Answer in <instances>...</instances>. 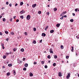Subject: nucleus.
<instances>
[{
    "label": "nucleus",
    "mask_w": 79,
    "mask_h": 79,
    "mask_svg": "<svg viewBox=\"0 0 79 79\" xmlns=\"http://www.w3.org/2000/svg\"><path fill=\"white\" fill-rule=\"evenodd\" d=\"M67 12L66 11H65L64 12H63L60 15V16H62L63 15H65V14H66Z\"/></svg>",
    "instance_id": "obj_1"
},
{
    "label": "nucleus",
    "mask_w": 79,
    "mask_h": 79,
    "mask_svg": "<svg viewBox=\"0 0 79 79\" xmlns=\"http://www.w3.org/2000/svg\"><path fill=\"white\" fill-rule=\"evenodd\" d=\"M17 60V63H23V61H20V60H19V58H18Z\"/></svg>",
    "instance_id": "obj_2"
},
{
    "label": "nucleus",
    "mask_w": 79,
    "mask_h": 79,
    "mask_svg": "<svg viewBox=\"0 0 79 79\" xmlns=\"http://www.w3.org/2000/svg\"><path fill=\"white\" fill-rule=\"evenodd\" d=\"M49 52L51 53H53V49L52 48H50L49 49Z\"/></svg>",
    "instance_id": "obj_3"
},
{
    "label": "nucleus",
    "mask_w": 79,
    "mask_h": 79,
    "mask_svg": "<svg viewBox=\"0 0 79 79\" xmlns=\"http://www.w3.org/2000/svg\"><path fill=\"white\" fill-rule=\"evenodd\" d=\"M30 18H31V16H30L29 15H28L27 17V20H29V19H30Z\"/></svg>",
    "instance_id": "obj_4"
},
{
    "label": "nucleus",
    "mask_w": 79,
    "mask_h": 79,
    "mask_svg": "<svg viewBox=\"0 0 79 79\" xmlns=\"http://www.w3.org/2000/svg\"><path fill=\"white\" fill-rule=\"evenodd\" d=\"M68 74L66 76L67 79H68V78H69V77H70V74L69 73H68Z\"/></svg>",
    "instance_id": "obj_5"
},
{
    "label": "nucleus",
    "mask_w": 79,
    "mask_h": 79,
    "mask_svg": "<svg viewBox=\"0 0 79 79\" xmlns=\"http://www.w3.org/2000/svg\"><path fill=\"white\" fill-rule=\"evenodd\" d=\"M46 36V34L44 33H43L42 34V37H45Z\"/></svg>",
    "instance_id": "obj_6"
},
{
    "label": "nucleus",
    "mask_w": 79,
    "mask_h": 79,
    "mask_svg": "<svg viewBox=\"0 0 79 79\" xmlns=\"http://www.w3.org/2000/svg\"><path fill=\"white\" fill-rule=\"evenodd\" d=\"M36 5H37V4H35L32 5V7L33 8H34L35 6H36Z\"/></svg>",
    "instance_id": "obj_7"
},
{
    "label": "nucleus",
    "mask_w": 79,
    "mask_h": 79,
    "mask_svg": "<svg viewBox=\"0 0 79 79\" xmlns=\"http://www.w3.org/2000/svg\"><path fill=\"white\" fill-rule=\"evenodd\" d=\"M20 51L22 52H23L24 51V49L23 48H22L21 49Z\"/></svg>",
    "instance_id": "obj_8"
},
{
    "label": "nucleus",
    "mask_w": 79,
    "mask_h": 79,
    "mask_svg": "<svg viewBox=\"0 0 79 79\" xmlns=\"http://www.w3.org/2000/svg\"><path fill=\"white\" fill-rule=\"evenodd\" d=\"M29 75L30 76H33V74H32V73H29Z\"/></svg>",
    "instance_id": "obj_9"
},
{
    "label": "nucleus",
    "mask_w": 79,
    "mask_h": 79,
    "mask_svg": "<svg viewBox=\"0 0 79 79\" xmlns=\"http://www.w3.org/2000/svg\"><path fill=\"white\" fill-rule=\"evenodd\" d=\"M60 24L58 23L56 25V26L57 27H60Z\"/></svg>",
    "instance_id": "obj_10"
},
{
    "label": "nucleus",
    "mask_w": 79,
    "mask_h": 79,
    "mask_svg": "<svg viewBox=\"0 0 79 79\" xmlns=\"http://www.w3.org/2000/svg\"><path fill=\"white\" fill-rule=\"evenodd\" d=\"M4 13H3L2 14L0 15V19H1V18H2V16H3V14Z\"/></svg>",
    "instance_id": "obj_11"
},
{
    "label": "nucleus",
    "mask_w": 79,
    "mask_h": 79,
    "mask_svg": "<svg viewBox=\"0 0 79 79\" xmlns=\"http://www.w3.org/2000/svg\"><path fill=\"white\" fill-rule=\"evenodd\" d=\"M13 72L14 73V75H15L16 74V72H15V70H14L13 71Z\"/></svg>",
    "instance_id": "obj_12"
},
{
    "label": "nucleus",
    "mask_w": 79,
    "mask_h": 79,
    "mask_svg": "<svg viewBox=\"0 0 79 79\" xmlns=\"http://www.w3.org/2000/svg\"><path fill=\"white\" fill-rule=\"evenodd\" d=\"M61 72L59 73V76L60 77L61 76Z\"/></svg>",
    "instance_id": "obj_13"
},
{
    "label": "nucleus",
    "mask_w": 79,
    "mask_h": 79,
    "mask_svg": "<svg viewBox=\"0 0 79 79\" xmlns=\"http://www.w3.org/2000/svg\"><path fill=\"white\" fill-rule=\"evenodd\" d=\"M24 66L25 67H27L28 66V64H24Z\"/></svg>",
    "instance_id": "obj_14"
},
{
    "label": "nucleus",
    "mask_w": 79,
    "mask_h": 79,
    "mask_svg": "<svg viewBox=\"0 0 79 79\" xmlns=\"http://www.w3.org/2000/svg\"><path fill=\"white\" fill-rule=\"evenodd\" d=\"M54 32V30H52L50 31V32L51 33H53Z\"/></svg>",
    "instance_id": "obj_15"
},
{
    "label": "nucleus",
    "mask_w": 79,
    "mask_h": 79,
    "mask_svg": "<svg viewBox=\"0 0 79 79\" xmlns=\"http://www.w3.org/2000/svg\"><path fill=\"white\" fill-rule=\"evenodd\" d=\"M13 64H8V66H9V67H10L11 66H12Z\"/></svg>",
    "instance_id": "obj_16"
},
{
    "label": "nucleus",
    "mask_w": 79,
    "mask_h": 79,
    "mask_svg": "<svg viewBox=\"0 0 79 79\" xmlns=\"http://www.w3.org/2000/svg\"><path fill=\"white\" fill-rule=\"evenodd\" d=\"M57 10V8H54V11H56Z\"/></svg>",
    "instance_id": "obj_17"
},
{
    "label": "nucleus",
    "mask_w": 79,
    "mask_h": 79,
    "mask_svg": "<svg viewBox=\"0 0 79 79\" xmlns=\"http://www.w3.org/2000/svg\"><path fill=\"white\" fill-rule=\"evenodd\" d=\"M48 28V26H47L46 28L45 29V31H47V29Z\"/></svg>",
    "instance_id": "obj_18"
},
{
    "label": "nucleus",
    "mask_w": 79,
    "mask_h": 79,
    "mask_svg": "<svg viewBox=\"0 0 79 79\" xmlns=\"http://www.w3.org/2000/svg\"><path fill=\"white\" fill-rule=\"evenodd\" d=\"M23 5V2H21L20 3V6H22V5Z\"/></svg>",
    "instance_id": "obj_19"
},
{
    "label": "nucleus",
    "mask_w": 79,
    "mask_h": 79,
    "mask_svg": "<svg viewBox=\"0 0 79 79\" xmlns=\"http://www.w3.org/2000/svg\"><path fill=\"white\" fill-rule=\"evenodd\" d=\"M57 57V56H56V55L54 56V58L55 59H56Z\"/></svg>",
    "instance_id": "obj_20"
},
{
    "label": "nucleus",
    "mask_w": 79,
    "mask_h": 79,
    "mask_svg": "<svg viewBox=\"0 0 79 79\" xmlns=\"http://www.w3.org/2000/svg\"><path fill=\"white\" fill-rule=\"evenodd\" d=\"M33 44H36V41H35V40H34L33 41Z\"/></svg>",
    "instance_id": "obj_21"
},
{
    "label": "nucleus",
    "mask_w": 79,
    "mask_h": 79,
    "mask_svg": "<svg viewBox=\"0 0 79 79\" xmlns=\"http://www.w3.org/2000/svg\"><path fill=\"white\" fill-rule=\"evenodd\" d=\"M5 33L6 34H8V32L7 31H5Z\"/></svg>",
    "instance_id": "obj_22"
},
{
    "label": "nucleus",
    "mask_w": 79,
    "mask_h": 79,
    "mask_svg": "<svg viewBox=\"0 0 79 79\" xmlns=\"http://www.w3.org/2000/svg\"><path fill=\"white\" fill-rule=\"evenodd\" d=\"M10 73L8 72L7 74H6V75L7 76H10Z\"/></svg>",
    "instance_id": "obj_23"
},
{
    "label": "nucleus",
    "mask_w": 79,
    "mask_h": 79,
    "mask_svg": "<svg viewBox=\"0 0 79 79\" xmlns=\"http://www.w3.org/2000/svg\"><path fill=\"white\" fill-rule=\"evenodd\" d=\"M20 18H21L22 19H23L24 18V17L23 16V15H21L20 16Z\"/></svg>",
    "instance_id": "obj_24"
},
{
    "label": "nucleus",
    "mask_w": 79,
    "mask_h": 79,
    "mask_svg": "<svg viewBox=\"0 0 79 79\" xmlns=\"http://www.w3.org/2000/svg\"><path fill=\"white\" fill-rule=\"evenodd\" d=\"M17 50V49H16V48H14V52H16Z\"/></svg>",
    "instance_id": "obj_25"
},
{
    "label": "nucleus",
    "mask_w": 79,
    "mask_h": 79,
    "mask_svg": "<svg viewBox=\"0 0 79 79\" xmlns=\"http://www.w3.org/2000/svg\"><path fill=\"white\" fill-rule=\"evenodd\" d=\"M11 34H12V35H14L15 34V33L13 32H10Z\"/></svg>",
    "instance_id": "obj_26"
},
{
    "label": "nucleus",
    "mask_w": 79,
    "mask_h": 79,
    "mask_svg": "<svg viewBox=\"0 0 79 79\" xmlns=\"http://www.w3.org/2000/svg\"><path fill=\"white\" fill-rule=\"evenodd\" d=\"M41 63L43 64H44L45 63V62H44V61H41Z\"/></svg>",
    "instance_id": "obj_27"
},
{
    "label": "nucleus",
    "mask_w": 79,
    "mask_h": 79,
    "mask_svg": "<svg viewBox=\"0 0 79 79\" xmlns=\"http://www.w3.org/2000/svg\"><path fill=\"white\" fill-rule=\"evenodd\" d=\"M3 21H4V22H5V21H6V19H5V18H3L2 20Z\"/></svg>",
    "instance_id": "obj_28"
},
{
    "label": "nucleus",
    "mask_w": 79,
    "mask_h": 79,
    "mask_svg": "<svg viewBox=\"0 0 79 79\" xmlns=\"http://www.w3.org/2000/svg\"><path fill=\"white\" fill-rule=\"evenodd\" d=\"M78 10V8L76 9L75 10V11H76V12H77V11Z\"/></svg>",
    "instance_id": "obj_29"
},
{
    "label": "nucleus",
    "mask_w": 79,
    "mask_h": 79,
    "mask_svg": "<svg viewBox=\"0 0 79 79\" xmlns=\"http://www.w3.org/2000/svg\"><path fill=\"white\" fill-rule=\"evenodd\" d=\"M44 68H46V69H47V68H48V66H47V65H45L44 66Z\"/></svg>",
    "instance_id": "obj_30"
},
{
    "label": "nucleus",
    "mask_w": 79,
    "mask_h": 79,
    "mask_svg": "<svg viewBox=\"0 0 79 79\" xmlns=\"http://www.w3.org/2000/svg\"><path fill=\"white\" fill-rule=\"evenodd\" d=\"M50 55H48V58L49 59H50Z\"/></svg>",
    "instance_id": "obj_31"
},
{
    "label": "nucleus",
    "mask_w": 79,
    "mask_h": 79,
    "mask_svg": "<svg viewBox=\"0 0 79 79\" xmlns=\"http://www.w3.org/2000/svg\"><path fill=\"white\" fill-rule=\"evenodd\" d=\"M70 22H73L74 21V20L73 19H71L70 20Z\"/></svg>",
    "instance_id": "obj_32"
},
{
    "label": "nucleus",
    "mask_w": 79,
    "mask_h": 79,
    "mask_svg": "<svg viewBox=\"0 0 79 79\" xmlns=\"http://www.w3.org/2000/svg\"><path fill=\"white\" fill-rule=\"evenodd\" d=\"M34 31H36V28L34 27L33 28Z\"/></svg>",
    "instance_id": "obj_33"
},
{
    "label": "nucleus",
    "mask_w": 79,
    "mask_h": 79,
    "mask_svg": "<svg viewBox=\"0 0 79 79\" xmlns=\"http://www.w3.org/2000/svg\"><path fill=\"white\" fill-rule=\"evenodd\" d=\"M61 48L62 49H63V48H64V47H63V46L61 45Z\"/></svg>",
    "instance_id": "obj_34"
},
{
    "label": "nucleus",
    "mask_w": 79,
    "mask_h": 79,
    "mask_svg": "<svg viewBox=\"0 0 79 79\" xmlns=\"http://www.w3.org/2000/svg\"><path fill=\"white\" fill-rule=\"evenodd\" d=\"M53 66H56V63H54L53 64Z\"/></svg>",
    "instance_id": "obj_35"
},
{
    "label": "nucleus",
    "mask_w": 79,
    "mask_h": 79,
    "mask_svg": "<svg viewBox=\"0 0 79 79\" xmlns=\"http://www.w3.org/2000/svg\"><path fill=\"white\" fill-rule=\"evenodd\" d=\"M23 71H26V68H23Z\"/></svg>",
    "instance_id": "obj_36"
},
{
    "label": "nucleus",
    "mask_w": 79,
    "mask_h": 79,
    "mask_svg": "<svg viewBox=\"0 0 79 79\" xmlns=\"http://www.w3.org/2000/svg\"><path fill=\"white\" fill-rule=\"evenodd\" d=\"M64 18V16H62V17L60 18V19H63Z\"/></svg>",
    "instance_id": "obj_37"
},
{
    "label": "nucleus",
    "mask_w": 79,
    "mask_h": 79,
    "mask_svg": "<svg viewBox=\"0 0 79 79\" xmlns=\"http://www.w3.org/2000/svg\"><path fill=\"white\" fill-rule=\"evenodd\" d=\"M6 56H3V59H5V58H6Z\"/></svg>",
    "instance_id": "obj_38"
},
{
    "label": "nucleus",
    "mask_w": 79,
    "mask_h": 79,
    "mask_svg": "<svg viewBox=\"0 0 79 79\" xmlns=\"http://www.w3.org/2000/svg\"><path fill=\"white\" fill-rule=\"evenodd\" d=\"M1 46H2V47H3V46H4V44L3 43H2Z\"/></svg>",
    "instance_id": "obj_39"
},
{
    "label": "nucleus",
    "mask_w": 79,
    "mask_h": 79,
    "mask_svg": "<svg viewBox=\"0 0 79 79\" xmlns=\"http://www.w3.org/2000/svg\"><path fill=\"white\" fill-rule=\"evenodd\" d=\"M47 14L49 16V15H50V13H49V12H47Z\"/></svg>",
    "instance_id": "obj_40"
},
{
    "label": "nucleus",
    "mask_w": 79,
    "mask_h": 79,
    "mask_svg": "<svg viewBox=\"0 0 79 79\" xmlns=\"http://www.w3.org/2000/svg\"><path fill=\"white\" fill-rule=\"evenodd\" d=\"M20 14H23V12L22 11H20Z\"/></svg>",
    "instance_id": "obj_41"
},
{
    "label": "nucleus",
    "mask_w": 79,
    "mask_h": 79,
    "mask_svg": "<svg viewBox=\"0 0 79 79\" xmlns=\"http://www.w3.org/2000/svg\"><path fill=\"white\" fill-rule=\"evenodd\" d=\"M22 11H23V13H25V11H24V10H22Z\"/></svg>",
    "instance_id": "obj_42"
},
{
    "label": "nucleus",
    "mask_w": 79,
    "mask_h": 79,
    "mask_svg": "<svg viewBox=\"0 0 79 79\" xmlns=\"http://www.w3.org/2000/svg\"><path fill=\"white\" fill-rule=\"evenodd\" d=\"M12 4H11V3H10V4H9V6H10V7H11V6H12Z\"/></svg>",
    "instance_id": "obj_43"
},
{
    "label": "nucleus",
    "mask_w": 79,
    "mask_h": 79,
    "mask_svg": "<svg viewBox=\"0 0 79 79\" xmlns=\"http://www.w3.org/2000/svg\"><path fill=\"white\" fill-rule=\"evenodd\" d=\"M76 37L77 38V39H79V36L78 35Z\"/></svg>",
    "instance_id": "obj_44"
},
{
    "label": "nucleus",
    "mask_w": 79,
    "mask_h": 79,
    "mask_svg": "<svg viewBox=\"0 0 79 79\" xmlns=\"http://www.w3.org/2000/svg\"><path fill=\"white\" fill-rule=\"evenodd\" d=\"M66 58L67 59H68L69 58V56H66Z\"/></svg>",
    "instance_id": "obj_45"
},
{
    "label": "nucleus",
    "mask_w": 79,
    "mask_h": 79,
    "mask_svg": "<svg viewBox=\"0 0 79 79\" xmlns=\"http://www.w3.org/2000/svg\"><path fill=\"white\" fill-rule=\"evenodd\" d=\"M38 14H41V11H38Z\"/></svg>",
    "instance_id": "obj_46"
},
{
    "label": "nucleus",
    "mask_w": 79,
    "mask_h": 79,
    "mask_svg": "<svg viewBox=\"0 0 79 79\" xmlns=\"http://www.w3.org/2000/svg\"><path fill=\"white\" fill-rule=\"evenodd\" d=\"M37 64V62H34V64Z\"/></svg>",
    "instance_id": "obj_47"
},
{
    "label": "nucleus",
    "mask_w": 79,
    "mask_h": 79,
    "mask_svg": "<svg viewBox=\"0 0 79 79\" xmlns=\"http://www.w3.org/2000/svg\"><path fill=\"white\" fill-rule=\"evenodd\" d=\"M0 35H3V34L2 32H0Z\"/></svg>",
    "instance_id": "obj_48"
},
{
    "label": "nucleus",
    "mask_w": 79,
    "mask_h": 79,
    "mask_svg": "<svg viewBox=\"0 0 79 79\" xmlns=\"http://www.w3.org/2000/svg\"><path fill=\"white\" fill-rule=\"evenodd\" d=\"M13 20V18H11L10 19V21H12Z\"/></svg>",
    "instance_id": "obj_49"
},
{
    "label": "nucleus",
    "mask_w": 79,
    "mask_h": 79,
    "mask_svg": "<svg viewBox=\"0 0 79 79\" xmlns=\"http://www.w3.org/2000/svg\"><path fill=\"white\" fill-rule=\"evenodd\" d=\"M16 22H17V23H18V22H19V19H17L16 20Z\"/></svg>",
    "instance_id": "obj_50"
},
{
    "label": "nucleus",
    "mask_w": 79,
    "mask_h": 79,
    "mask_svg": "<svg viewBox=\"0 0 79 79\" xmlns=\"http://www.w3.org/2000/svg\"><path fill=\"white\" fill-rule=\"evenodd\" d=\"M8 2H6V5H8Z\"/></svg>",
    "instance_id": "obj_51"
},
{
    "label": "nucleus",
    "mask_w": 79,
    "mask_h": 79,
    "mask_svg": "<svg viewBox=\"0 0 79 79\" xmlns=\"http://www.w3.org/2000/svg\"><path fill=\"white\" fill-rule=\"evenodd\" d=\"M18 6V4L17 3H16L15 5V6Z\"/></svg>",
    "instance_id": "obj_52"
},
{
    "label": "nucleus",
    "mask_w": 79,
    "mask_h": 79,
    "mask_svg": "<svg viewBox=\"0 0 79 79\" xmlns=\"http://www.w3.org/2000/svg\"><path fill=\"white\" fill-rule=\"evenodd\" d=\"M71 51L72 52H74V49H71Z\"/></svg>",
    "instance_id": "obj_53"
},
{
    "label": "nucleus",
    "mask_w": 79,
    "mask_h": 79,
    "mask_svg": "<svg viewBox=\"0 0 79 79\" xmlns=\"http://www.w3.org/2000/svg\"><path fill=\"white\" fill-rule=\"evenodd\" d=\"M25 35H27V32H25Z\"/></svg>",
    "instance_id": "obj_54"
},
{
    "label": "nucleus",
    "mask_w": 79,
    "mask_h": 79,
    "mask_svg": "<svg viewBox=\"0 0 79 79\" xmlns=\"http://www.w3.org/2000/svg\"><path fill=\"white\" fill-rule=\"evenodd\" d=\"M25 60H26V59H25V58H23V61H25Z\"/></svg>",
    "instance_id": "obj_55"
},
{
    "label": "nucleus",
    "mask_w": 79,
    "mask_h": 79,
    "mask_svg": "<svg viewBox=\"0 0 79 79\" xmlns=\"http://www.w3.org/2000/svg\"><path fill=\"white\" fill-rule=\"evenodd\" d=\"M42 40H40V43H42Z\"/></svg>",
    "instance_id": "obj_56"
},
{
    "label": "nucleus",
    "mask_w": 79,
    "mask_h": 79,
    "mask_svg": "<svg viewBox=\"0 0 79 79\" xmlns=\"http://www.w3.org/2000/svg\"><path fill=\"white\" fill-rule=\"evenodd\" d=\"M73 16H75V14L74 13H73Z\"/></svg>",
    "instance_id": "obj_57"
},
{
    "label": "nucleus",
    "mask_w": 79,
    "mask_h": 79,
    "mask_svg": "<svg viewBox=\"0 0 79 79\" xmlns=\"http://www.w3.org/2000/svg\"><path fill=\"white\" fill-rule=\"evenodd\" d=\"M2 49H5V47H4V46H2Z\"/></svg>",
    "instance_id": "obj_58"
},
{
    "label": "nucleus",
    "mask_w": 79,
    "mask_h": 79,
    "mask_svg": "<svg viewBox=\"0 0 79 79\" xmlns=\"http://www.w3.org/2000/svg\"><path fill=\"white\" fill-rule=\"evenodd\" d=\"M67 17V16L66 15L64 16V18H66Z\"/></svg>",
    "instance_id": "obj_59"
},
{
    "label": "nucleus",
    "mask_w": 79,
    "mask_h": 79,
    "mask_svg": "<svg viewBox=\"0 0 79 79\" xmlns=\"http://www.w3.org/2000/svg\"><path fill=\"white\" fill-rule=\"evenodd\" d=\"M6 40L7 41H8V38H7L6 39Z\"/></svg>",
    "instance_id": "obj_60"
},
{
    "label": "nucleus",
    "mask_w": 79,
    "mask_h": 79,
    "mask_svg": "<svg viewBox=\"0 0 79 79\" xmlns=\"http://www.w3.org/2000/svg\"><path fill=\"white\" fill-rule=\"evenodd\" d=\"M5 66H2V68H3L4 69H5Z\"/></svg>",
    "instance_id": "obj_61"
},
{
    "label": "nucleus",
    "mask_w": 79,
    "mask_h": 79,
    "mask_svg": "<svg viewBox=\"0 0 79 79\" xmlns=\"http://www.w3.org/2000/svg\"><path fill=\"white\" fill-rule=\"evenodd\" d=\"M13 18H14V19H15V18H16V16H14L13 17Z\"/></svg>",
    "instance_id": "obj_62"
},
{
    "label": "nucleus",
    "mask_w": 79,
    "mask_h": 79,
    "mask_svg": "<svg viewBox=\"0 0 79 79\" xmlns=\"http://www.w3.org/2000/svg\"><path fill=\"white\" fill-rule=\"evenodd\" d=\"M29 5L28 4H27V6H29Z\"/></svg>",
    "instance_id": "obj_63"
},
{
    "label": "nucleus",
    "mask_w": 79,
    "mask_h": 79,
    "mask_svg": "<svg viewBox=\"0 0 79 79\" xmlns=\"http://www.w3.org/2000/svg\"><path fill=\"white\" fill-rule=\"evenodd\" d=\"M2 10H3V9H4V7H3L2 8Z\"/></svg>",
    "instance_id": "obj_64"
}]
</instances>
